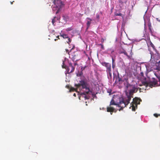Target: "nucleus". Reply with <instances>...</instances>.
Instances as JSON below:
<instances>
[{"label": "nucleus", "instance_id": "obj_1", "mask_svg": "<svg viewBox=\"0 0 160 160\" xmlns=\"http://www.w3.org/2000/svg\"><path fill=\"white\" fill-rule=\"evenodd\" d=\"M137 88L134 86L127 84L126 87L127 98L124 99L122 98L117 96L113 97L110 102L109 106L107 108V111L112 112H116L117 110L119 111L122 110L129 103L133 93L137 91Z\"/></svg>", "mask_w": 160, "mask_h": 160}, {"label": "nucleus", "instance_id": "obj_2", "mask_svg": "<svg viewBox=\"0 0 160 160\" xmlns=\"http://www.w3.org/2000/svg\"><path fill=\"white\" fill-rule=\"evenodd\" d=\"M75 88H71L69 92L76 90L80 95L79 98L80 100L84 98L85 100L88 99V96L86 94L92 93L89 87V85L83 79L79 81L78 84H75Z\"/></svg>", "mask_w": 160, "mask_h": 160}, {"label": "nucleus", "instance_id": "obj_3", "mask_svg": "<svg viewBox=\"0 0 160 160\" xmlns=\"http://www.w3.org/2000/svg\"><path fill=\"white\" fill-rule=\"evenodd\" d=\"M49 1H52L53 4L52 8L53 11H56V13H58L60 9L63 6V4L60 0H49Z\"/></svg>", "mask_w": 160, "mask_h": 160}, {"label": "nucleus", "instance_id": "obj_4", "mask_svg": "<svg viewBox=\"0 0 160 160\" xmlns=\"http://www.w3.org/2000/svg\"><path fill=\"white\" fill-rule=\"evenodd\" d=\"M156 62L154 60V61L151 60L148 63H147L145 64V67L146 68L147 71L148 72L152 71L153 70H156V66L155 65Z\"/></svg>", "mask_w": 160, "mask_h": 160}, {"label": "nucleus", "instance_id": "obj_5", "mask_svg": "<svg viewBox=\"0 0 160 160\" xmlns=\"http://www.w3.org/2000/svg\"><path fill=\"white\" fill-rule=\"evenodd\" d=\"M141 101V100L138 98H135L133 99V102L131 103V106L130 107V109H131L132 111H135L137 108V105L139 104L140 102Z\"/></svg>", "mask_w": 160, "mask_h": 160}, {"label": "nucleus", "instance_id": "obj_6", "mask_svg": "<svg viewBox=\"0 0 160 160\" xmlns=\"http://www.w3.org/2000/svg\"><path fill=\"white\" fill-rule=\"evenodd\" d=\"M62 68L67 69V72L68 73H71L74 70L75 67L73 66L71 63L69 64V68H68L65 65L64 61H63V65L62 66Z\"/></svg>", "mask_w": 160, "mask_h": 160}, {"label": "nucleus", "instance_id": "obj_7", "mask_svg": "<svg viewBox=\"0 0 160 160\" xmlns=\"http://www.w3.org/2000/svg\"><path fill=\"white\" fill-rule=\"evenodd\" d=\"M157 81L154 79L152 81V82L151 84H149L146 82H144L143 83V84L145 86H146L148 85H149L150 87L152 88V87H155L156 86H157Z\"/></svg>", "mask_w": 160, "mask_h": 160}, {"label": "nucleus", "instance_id": "obj_8", "mask_svg": "<svg viewBox=\"0 0 160 160\" xmlns=\"http://www.w3.org/2000/svg\"><path fill=\"white\" fill-rule=\"evenodd\" d=\"M86 20L87 22L86 23L87 27V29H88L90 26V25L91 23V22L92 21V20L89 18H87L86 19Z\"/></svg>", "mask_w": 160, "mask_h": 160}, {"label": "nucleus", "instance_id": "obj_9", "mask_svg": "<svg viewBox=\"0 0 160 160\" xmlns=\"http://www.w3.org/2000/svg\"><path fill=\"white\" fill-rule=\"evenodd\" d=\"M105 66L107 68V72H109L110 71H111V66L110 64L108 63H105Z\"/></svg>", "mask_w": 160, "mask_h": 160}, {"label": "nucleus", "instance_id": "obj_10", "mask_svg": "<svg viewBox=\"0 0 160 160\" xmlns=\"http://www.w3.org/2000/svg\"><path fill=\"white\" fill-rule=\"evenodd\" d=\"M155 65H156V70H160V60L159 61L158 63H156Z\"/></svg>", "mask_w": 160, "mask_h": 160}, {"label": "nucleus", "instance_id": "obj_11", "mask_svg": "<svg viewBox=\"0 0 160 160\" xmlns=\"http://www.w3.org/2000/svg\"><path fill=\"white\" fill-rule=\"evenodd\" d=\"M108 74V78L109 79H111L112 78V73L111 71L109 72H107Z\"/></svg>", "mask_w": 160, "mask_h": 160}, {"label": "nucleus", "instance_id": "obj_12", "mask_svg": "<svg viewBox=\"0 0 160 160\" xmlns=\"http://www.w3.org/2000/svg\"><path fill=\"white\" fill-rule=\"evenodd\" d=\"M61 36L62 37L64 38H68L67 35L66 34H62L61 35Z\"/></svg>", "mask_w": 160, "mask_h": 160}, {"label": "nucleus", "instance_id": "obj_13", "mask_svg": "<svg viewBox=\"0 0 160 160\" xmlns=\"http://www.w3.org/2000/svg\"><path fill=\"white\" fill-rule=\"evenodd\" d=\"M77 76H78L82 78V72H78V73L77 74Z\"/></svg>", "mask_w": 160, "mask_h": 160}, {"label": "nucleus", "instance_id": "obj_14", "mask_svg": "<svg viewBox=\"0 0 160 160\" xmlns=\"http://www.w3.org/2000/svg\"><path fill=\"white\" fill-rule=\"evenodd\" d=\"M121 53H123L124 55L127 56V57H129L128 56V54L127 53V52L125 51H124L123 52H121Z\"/></svg>", "mask_w": 160, "mask_h": 160}, {"label": "nucleus", "instance_id": "obj_15", "mask_svg": "<svg viewBox=\"0 0 160 160\" xmlns=\"http://www.w3.org/2000/svg\"><path fill=\"white\" fill-rule=\"evenodd\" d=\"M119 2L122 4H124V3H125L126 2V1H123V0H119Z\"/></svg>", "mask_w": 160, "mask_h": 160}, {"label": "nucleus", "instance_id": "obj_16", "mask_svg": "<svg viewBox=\"0 0 160 160\" xmlns=\"http://www.w3.org/2000/svg\"><path fill=\"white\" fill-rule=\"evenodd\" d=\"M114 60L113 58H112V68H114L115 67V65L114 64Z\"/></svg>", "mask_w": 160, "mask_h": 160}, {"label": "nucleus", "instance_id": "obj_17", "mask_svg": "<svg viewBox=\"0 0 160 160\" xmlns=\"http://www.w3.org/2000/svg\"><path fill=\"white\" fill-rule=\"evenodd\" d=\"M71 39L70 38H68V40L67 41V42L69 44L71 42Z\"/></svg>", "mask_w": 160, "mask_h": 160}, {"label": "nucleus", "instance_id": "obj_18", "mask_svg": "<svg viewBox=\"0 0 160 160\" xmlns=\"http://www.w3.org/2000/svg\"><path fill=\"white\" fill-rule=\"evenodd\" d=\"M100 45L101 46L102 48V49H103V50L104 49V48L103 45L102 44H100Z\"/></svg>", "mask_w": 160, "mask_h": 160}, {"label": "nucleus", "instance_id": "obj_19", "mask_svg": "<svg viewBox=\"0 0 160 160\" xmlns=\"http://www.w3.org/2000/svg\"><path fill=\"white\" fill-rule=\"evenodd\" d=\"M72 30V29L71 28H68L66 29V30L67 31H69Z\"/></svg>", "mask_w": 160, "mask_h": 160}, {"label": "nucleus", "instance_id": "obj_20", "mask_svg": "<svg viewBox=\"0 0 160 160\" xmlns=\"http://www.w3.org/2000/svg\"><path fill=\"white\" fill-rule=\"evenodd\" d=\"M158 115H158L157 114H154V116L156 117H158Z\"/></svg>", "mask_w": 160, "mask_h": 160}, {"label": "nucleus", "instance_id": "obj_21", "mask_svg": "<svg viewBox=\"0 0 160 160\" xmlns=\"http://www.w3.org/2000/svg\"><path fill=\"white\" fill-rule=\"evenodd\" d=\"M115 15L116 16H121V14L120 13H119L118 14H116Z\"/></svg>", "mask_w": 160, "mask_h": 160}, {"label": "nucleus", "instance_id": "obj_22", "mask_svg": "<svg viewBox=\"0 0 160 160\" xmlns=\"http://www.w3.org/2000/svg\"><path fill=\"white\" fill-rule=\"evenodd\" d=\"M96 17H97V18L98 19L99 18V16L98 15V14H97L96 15Z\"/></svg>", "mask_w": 160, "mask_h": 160}, {"label": "nucleus", "instance_id": "obj_23", "mask_svg": "<svg viewBox=\"0 0 160 160\" xmlns=\"http://www.w3.org/2000/svg\"><path fill=\"white\" fill-rule=\"evenodd\" d=\"M52 23L53 24H54V20L53 19L52 20Z\"/></svg>", "mask_w": 160, "mask_h": 160}, {"label": "nucleus", "instance_id": "obj_24", "mask_svg": "<svg viewBox=\"0 0 160 160\" xmlns=\"http://www.w3.org/2000/svg\"><path fill=\"white\" fill-rule=\"evenodd\" d=\"M140 74L141 76H143V73L142 72H141Z\"/></svg>", "mask_w": 160, "mask_h": 160}, {"label": "nucleus", "instance_id": "obj_25", "mask_svg": "<svg viewBox=\"0 0 160 160\" xmlns=\"http://www.w3.org/2000/svg\"><path fill=\"white\" fill-rule=\"evenodd\" d=\"M155 75L156 76V77L158 78H159V77L158 76V75L157 74L155 73Z\"/></svg>", "mask_w": 160, "mask_h": 160}, {"label": "nucleus", "instance_id": "obj_26", "mask_svg": "<svg viewBox=\"0 0 160 160\" xmlns=\"http://www.w3.org/2000/svg\"><path fill=\"white\" fill-rule=\"evenodd\" d=\"M102 40V42H104V41L105 40H104V39L103 38H102V40Z\"/></svg>", "mask_w": 160, "mask_h": 160}, {"label": "nucleus", "instance_id": "obj_27", "mask_svg": "<svg viewBox=\"0 0 160 160\" xmlns=\"http://www.w3.org/2000/svg\"><path fill=\"white\" fill-rule=\"evenodd\" d=\"M157 20L158 21L160 22V20L158 19V18H157Z\"/></svg>", "mask_w": 160, "mask_h": 160}, {"label": "nucleus", "instance_id": "obj_28", "mask_svg": "<svg viewBox=\"0 0 160 160\" xmlns=\"http://www.w3.org/2000/svg\"><path fill=\"white\" fill-rule=\"evenodd\" d=\"M66 87L67 88H69V86H68V85H66Z\"/></svg>", "mask_w": 160, "mask_h": 160}, {"label": "nucleus", "instance_id": "obj_29", "mask_svg": "<svg viewBox=\"0 0 160 160\" xmlns=\"http://www.w3.org/2000/svg\"><path fill=\"white\" fill-rule=\"evenodd\" d=\"M74 96L76 97V94L75 93H74L73 95Z\"/></svg>", "mask_w": 160, "mask_h": 160}, {"label": "nucleus", "instance_id": "obj_30", "mask_svg": "<svg viewBox=\"0 0 160 160\" xmlns=\"http://www.w3.org/2000/svg\"><path fill=\"white\" fill-rule=\"evenodd\" d=\"M151 46H152L153 47V48H154V46L153 45V44H152V45H151Z\"/></svg>", "mask_w": 160, "mask_h": 160}, {"label": "nucleus", "instance_id": "obj_31", "mask_svg": "<svg viewBox=\"0 0 160 160\" xmlns=\"http://www.w3.org/2000/svg\"><path fill=\"white\" fill-rule=\"evenodd\" d=\"M130 51H130V54L131 55V54H131V53H132V50H130Z\"/></svg>", "mask_w": 160, "mask_h": 160}, {"label": "nucleus", "instance_id": "obj_32", "mask_svg": "<svg viewBox=\"0 0 160 160\" xmlns=\"http://www.w3.org/2000/svg\"><path fill=\"white\" fill-rule=\"evenodd\" d=\"M57 40H58V39H55L54 40H55V41H56Z\"/></svg>", "mask_w": 160, "mask_h": 160}, {"label": "nucleus", "instance_id": "obj_33", "mask_svg": "<svg viewBox=\"0 0 160 160\" xmlns=\"http://www.w3.org/2000/svg\"><path fill=\"white\" fill-rule=\"evenodd\" d=\"M87 102H86V106H87V105H87Z\"/></svg>", "mask_w": 160, "mask_h": 160}, {"label": "nucleus", "instance_id": "obj_34", "mask_svg": "<svg viewBox=\"0 0 160 160\" xmlns=\"http://www.w3.org/2000/svg\"><path fill=\"white\" fill-rule=\"evenodd\" d=\"M76 63H74V65L75 66L76 65Z\"/></svg>", "mask_w": 160, "mask_h": 160}, {"label": "nucleus", "instance_id": "obj_35", "mask_svg": "<svg viewBox=\"0 0 160 160\" xmlns=\"http://www.w3.org/2000/svg\"><path fill=\"white\" fill-rule=\"evenodd\" d=\"M57 38H58V39H59V36H58L57 37Z\"/></svg>", "mask_w": 160, "mask_h": 160}, {"label": "nucleus", "instance_id": "obj_36", "mask_svg": "<svg viewBox=\"0 0 160 160\" xmlns=\"http://www.w3.org/2000/svg\"><path fill=\"white\" fill-rule=\"evenodd\" d=\"M114 52V51L113 50L112 51V53Z\"/></svg>", "mask_w": 160, "mask_h": 160}, {"label": "nucleus", "instance_id": "obj_37", "mask_svg": "<svg viewBox=\"0 0 160 160\" xmlns=\"http://www.w3.org/2000/svg\"><path fill=\"white\" fill-rule=\"evenodd\" d=\"M11 4H12V2H11Z\"/></svg>", "mask_w": 160, "mask_h": 160}, {"label": "nucleus", "instance_id": "obj_38", "mask_svg": "<svg viewBox=\"0 0 160 160\" xmlns=\"http://www.w3.org/2000/svg\"><path fill=\"white\" fill-rule=\"evenodd\" d=\"M151 58H152V55L151 54Z\"/></svg>", "mask_w": 160, "mask_h": 160}, {"label": "nucleus", "instance_id": "obj_39", "mask_svg": "<svg viewBox=\"0 0 160 160\" xmlns=\"http://www.w3.org/2000/svg\"><path fill=\"white\" fill-rule=\"evenodd\" d=\"M67 59H66V58H65V60H66Z\"/></svg>", "mask_w": 160, "mask_h": 160}, {"label": "nucleus", "instance_id": "obj_40", "mask_svg": "<svg viewBox=\"0 0 160 160\" xmlns=\"http://www.w3.org/2000/svg\"><path fill=\"white\" fill-rule=\"evenodd\" d=\"M92 95H93H93H93V94H92Z\"/></svg>", "mask_w": 160, "mask_h": 160}]
</instances>
